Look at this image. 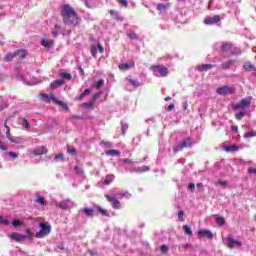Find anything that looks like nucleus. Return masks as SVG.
Returning <instances> with one entry per match:
<instances>
[{
	"mask_svg": "<svg viewBox=\"0 0 256 256\" xmlns=\"http://www.w3.org/2000/svg\"><path fill=\"white\" fill-rule=\"evenodd\" d=\"M33 155H45L47 153V148L45 146L37 147L36 149L32 150Z\"/></svg>",
	"mask_w": 256,
	"mask_h": 256,
	"instance_id": "4be33fe9",
	"label": "nucleus"
},
{
	"mask_svg": "<svg viewBox=\"0 0 256 256\" xmlns=\"http://www.w3.org/2000/svg\"><path fill=\"white\" fill-rule=\"evenodd\" d=\"M106 155H110V157H117L118 155H121V152L118 150H107Z\"/></svg>",
	"mask_w": 256,
	"mask_h": 256,
	"instance_id": "72a5a7b5",
	"label": "nucleus"
},
{
	"mask_svg": "<svg viewBox=\"0 0 256 256\" xmlns=\"http://www.w3.org/2000/svg\"><path fill=\"white\" fill-rule=\"evenodd\" d=\"M9 141L11 143H15L16 145H19V143H21V141L19 140V138H9Z\"/></svg>",
	"mask_w": 256,
	"mask_h": 256,
	"instance_id": "bf43d9fd",
	"label": "nucleus"
},
{
	"mask_svg": "<svg viewBox=\"0 0 256 256\" xmlns=\"http://www.w3.org/2000/svg\"><path fill=\"white\" fill-rule=\"evenodd\" d=\"M5 155H8L11 159H17L19 157V153L13 151L5 152Z\"/></svg>",
	"mask_w": 256,
	"mask_h": 256,
	"instance_id": "79ce46f5",
	"label": "nucleus"
},
{
	"mask_svg": "<svg viewBox=\"0 0 256 256\" xmlns=\"http://www.w3.org/2000/svg\"><path fill=\"white\" fill-rule=\"evenodd\" d=\"M74 171H75L76 175H80L81 177H83V167L75 166Z\"/></svg>",
	"mask_w": 256,
	"mask_h": 256,
	"instance_id": "c03bdc74",
	"label": "nucleus"
},
{
	"mask_svg": "<svg viewBox=\"0 0 256 256\" xmlns=\"http://www.w3.org/2000/svg\"><path fill=\"white\" fill-rule=\"evenodd\" d=\"M61 15L63 17V23L66 25H77V23H79L77 12L67 4L63 6Z\"/></svg>",
	"mask_w": 256,
	"mask_h": 256,
	"instance_id": "f03ea898",
	"label": "nucleus"
},
{
	"mask_svg": "<svg viewBox=\"0 0 256 256\" xmlns=\"http://www.w3.org/2000/svg\"><path fill=\"white\" fill-rule=\"evenodd\" d=\"M12 225H13V227H21V225H23V223L21 222V220L14 219V220H12Z\"/></svg>",
	"mask_w": 256,
	"mask_h": 256,
	"instance_id": "864d4df0",
	"label": "nucleus"
},
{
	"mask_svg": "<svg viewBox=\"0 0 256 256\" xmlns=\"http://www.w3.org/2000/svg\"><path fill=\"white\" fill-rule=\"evenodd\" d=\"M150 170H151V167H149V166L138 167L136 169V171L138 173H145V172L150 171Z\"/></svg>",
	"mask_w": 256,
	"mask_h": 256,
	"instance_id": "a19ab883",
	"label": "nucleus"
},
{
	"mask_svg": "<svg viewBox=\"0 0 256 256\" xmlns=\"http://www.w3.org/2000/svg\"><path fill=\"white\" fill-rule=\"evenodd\" d=\"M93 105H95V102H93L92 100H90L89 102H84L82 104V107H85L86 109H91V107H93Z\"/></svg>",
	"mask_w": 256,
	"mask_h": 256,
	"instance_id": "a18cd8bd",
	"label": "nucleus"
},
{
	"mask_svg": "<svg viewBox=\"0 0 256 256\" xmlns=\"http://www.w3.org/2000/svg\"><path fill=\"white\" fill-rule=\"evenodd\" d=\"M198 235H200V237H206L207 239H213V232L211 230H199Z\"/></svg>",
	"mask_w": 256,
	"mask_h": 256,
	"instance_id": "412c9836",
	"label": "nucleus"
},
{
	"mask_svg": "<svg viewBox=\"0 0 256 256\" xmlns=\"http://www.w3.org/2000/svg\"><path fill=\"white\" fill-rule=\"evenodd\" d=\"M42 97L44 99H49V101H53L56 103V105H59L60 107H63V109H69V106H67V103H64L63 101L59 100L57 97H55V94H42Z\"/></svg>",
	"mask_w": 256,
	"mask_h": 256,
	"instance_id": "0eeeda50",
	"label": "nucleus"
},
{
	"mask_svg": "<svg viewBox=\"0 0 256 256\" xmlns=\"http://www.w3.org/2000/svg\"><path fill=\"white\" fill-rule=\"evenodd\" d=\"M170 6L171 4L169 2L158 3L156 4V9L159 11V13H165Z\"/></svg>",
	"mask_w": 256,
	"mask_h": 256,
	"instance_id": "2eb2a0df",
	"label": "nucleus"
},
{
	"mask_svg": "<svg viewBox=\"0 0 256 256\" xmlns=\"http://www.w3.org/2000/svg\"><path fill=\"white\" fill-rule=\"evenodd\" d=\"M226 242H227V247H229V249H235V248L241 247L243 245V243H241V241L233 239V237L231 235L226 237Z\"/></svg>",
	"mask_w": 256,
	"mask_h": 256,
	"instance_id": "1a4fd4ad",
	"label": "nucleus"
},
{
	"mask_svg": "<svg viewBox=\"0 0 256 256\" xmlns=\"http://www.w3.org/2000/svg\"><path fill=\"white\" fill-rule=\"evenodd\" d=\"M224 151H226V153H233L235 151H239V146L238 145H227L224 146Z\"/></svg>",
	"mask_w": 256,
	"mask_h": 256,
	"instance_id": "b1692460",
	"label": "nucleus"
},
{
	"mask_svg": "<svg viewBox=\"0 0 256 256\" xmlns=\"http://www.w3.org/2000/svg\"><path fill=\"white\" fill-rule=\"evenodd\" d=\"M115 181V175L113 174H108L105 179H104V185H111Z\"/></svg>",
	"mask_w": 256,
	"mask_h": 256,
	"instance_id": "cd10ccee",
	"label": "nucleus"
},
{
	"mask_svg": "<svg viewBox=\"0 0 256 256\" xmlns=\"http://www.w3.org/2000/svg\"><path fill=\"white\" fill-rule=\"evenodd\" d=\"M101 93L102 92H97V93L93 94L91 101H93V103H95L97 101V99H99V97H101Z\"/></svg>",
	"mask_w": 256,
	"mask_h": 256,
	"instance_id": "5fc2aeb1",
	"label": "nucleus"
},
{
	"mask_svg": "<svg viewBox=\"0 0 256 256\" xmlns=\"http://www.w3.org/2000/svg\"><path fill=\"white\" fill-rule=\"evenodd\" d=\"M10 239H12V241H16L17 243H21V241H25V234H19L17 232H13L10 235Z\"/></svg>",
	"mask_w": 256,
	"mask_h": 256,
	"instance_id": "4468645a",
	"label": "nucleus"
},
{
	"mask_svg": "<svg viewBox=\"0 0 256 256\" xmlns=\"http://www.w3.org/2000/svg\"><path fill=\"white\" fill-rule=\"evenodd\" d=\"M18 123L19 125H22L25 131H29V129H31V124L29 123V120H27L26 118H20Z\"/></svg>",
	"mask_w": 256,
	"mask_h": 256,
	"instance_id": "aec40b11",
	"label": "nucleus"
},
{
	"mask_svg": "<svg viewBox=\"0 0 256 256\" xmlns=\"http://www.w3.org/2000/svg\"><path fill=\"white\" fill-rule=\"evenodd\" d=\"M15 57H16L15 52L14 53L10 52L5 56L4 61H6V63H9V62L13 61V59H15Z\"/></svg>",
	"mask_w": 256,
	"mask_h": 256,
	"instance_id": "c9c22d12",
	"label": "nucleus"
},
{
	"mask_svg": "<svg viewBox=\"0 0 256 256\" xmlns=\"http://www.w3.org/2000/svg\"><path fill=\"white\" fill-rule=\"evenodd\" d=\"M248 173H249V175H256V168L254 169L252 167H249L248 168Z\"/></svg>",
	"mask_w": 256,
	"mask_h": 256,
	"instance_id": "0e129e2a",
	"label": "nucleus"
},
{
	"mask_svg": "<svg viewBox=\"0 0 256 256\" xmlns=\"http://www.w3.org/2000/svg\"><path fill=\"white\" fill-rule=\"evenodd\" d=\"M117 199H131V193L122 191L116 194Z\"/></svg>",
	"mask_w": 256,
	"mask_h": 256,
	"instance_id": "5701e85b",
	"label": "nucleus"
},
{
	"mask_svg": "<svg viewBox=\"0 0 256 256\" xmlns=\"http://www.w3.org/2000/svg\"><path fill=\"white\" fill-rule=\"evenodd\" d=\"M188 189H189V191H191L193 193V191H195V183H189Z\"/></svg>",
	"mask_w": 256,
	"mask_h": 256,
	"instance_id": "69168bd1",
	"label": "nucleus"
},
{
	"mask_svg": "<svg viewBox=\"0 0 256 256\" xmlns=\"http://www.w3.org/2000/svg\"><path fill=\"white\" fill-rule=\"evenodd\" d=\"M241 53H243V50H241V48H234L232 51H231V55H241Z\"/></svg>",
	"mask_w": 256,
	"mask_h": 256,
	"instance_id": "3c124183",
	"label": "nucleus"
},
{
	"mask_svg": "<svg viewBox=\"0 0 256 256\" xmlns=\"http://www.w3.org/2000/svg\"><path fill=\"white\" fill-rule=\"evenodd\" d=\"M118 68L120 69V71H127L131 69V65H129L128 63H122L119 64Z\"/></svg>",
	"mask_w": 256,
	"mask_h": 256,
	"instance_id": "58836bf2",
	"label": "nucleus"
},
{
	"mask_svg": "<svg viewBox=\"0 0 256 256\" xmlns=\"http://www.w3.org/2000/svg\"><path fill=\"white\" fill-rule=\"evenodd\" d=\"M68 153H70V155H77V150L75 148H71L68 149Z\"/></svg>",
	"mask_w": 256,
	"mask_h": 256,
	"instance_id": "338daca9",
	"label": "nucleus"
},
{
	"mask_svg": "<svg viewBox=\"0 0 256 256\" xmlns=\"http://www.w3.org/2000/svg\"><path fill=\"white\" fill-rule=\"evenodd\" d=\"M189 247H191V244L186 243V244H181L179 246V249H182L183 251H187V249H189Z\"/></svg>",
	"mask_w": 256,
	"mask_h": 256,
	"instance_id": "4d7b16f0",
	"label": "nucleus"
},
{
	"mask_svg": "<svg viewBox=\"0 0 256 256\" xmlns=\"http://www.w3.org/2000/svg\"><path fill=\"white\" fill-rule=\"evenodd\" d=\"M235 63H237V61H235V60L225 61L221 64V69H223V71H227V69H231V67H233V65H235Z\"/></svg>",
	"mask_w": 256,
	"mask_h": 256,
	"instance_id": "f3484780",
	"label": "nucleus"
},
{
	"mask_svg": "<svg viewBox=\"0 0 256 256\" xmlns=\"http://www.w3.org/2000/svg\"><path fill=\"white\" fill-rule=\"evenodd\" d=\"M91 54H92V57H95V55H97V48L96 47L91 48Z\"/></svg>",
	"mask_w": 256,
	"mask_h": 256,
	"instance_id": "774afa93",
	"label": "nucleus"
},
{
	"mask_svg": "<svg viewBox=\"0 0 256 256\" xmlns=\"http://www.w3.org/2000/svg\"><path fill=\"white\" fill-rule=\"evenodd\" d=\"M126 36L128 39H131L132 41H139V35H137L135 32L131 30L126 31Z\"/></svg>",
	"mask_w": 256,
	"mask_h": 256,
	"instance_id": "393cba45",
	"label": "nucleus"
},
{
	"mask_svg": "<svg viewBox=\"0 0 256 256\" xmlns=\"http://www.w3.org/2000/svg\"><path fill=\"white\" fill-rule=\"evenodd\" d=\"M213 67H215V64H200L196 66V69L200 72V73H205L211 69H213Z\"/></svg>",
	"mask_w": 256,
	"mask_h": 256,
	"instance_id": "ddd939ff",
	"label": "nucleus"
},
{
	"mask_svg": "<svg viewBox=\"0 0 256 256\" xmlns=\"http://www.w3.org/2000/svg\"><path fill=\"white\" fill-rule=\"evenodd\" d=\"M59 33H61V26L59 24H56L54 30L52 31V35L53 37H58Z\"/></svg>",
	"mask_w": 256,
	"mask_h": 256,
	"instance_id": "2f4dec72",
	"label": "nucleus"
},
{
	"mask_svg": "<svg viewBox=\"0 0 256 256\" xmlns=\"http://www.w3.org/2000/svg\"><path fill=\"white\" fill-rule=\"evenodd\" d=\"M63 85H65V80L57 79V80H54L53 82H51L50 89H57Z\"/></svg>",
	"mask_w": 256,
	"mask_h": 256,
	"instance_id": "6ab92c4d",
	"label": "nucleus"
},
{
	"mask_svg": "<svg viewBox=\"0 0 256 256\" xmlns=\"http://www.w3.org/2000/svg\"><path fill=\"white\" fill-rule=\"evenodd\" d=\"M195 145V141L190 137L183 139L179 144L173 147L174 153H179V151H183V149H189Z\"/></svg>",
	"mask_w": 256,
	"mask_h": 256,
	"instance_id": "7ed1b4c3",
	"label": "nucleus"
},
{
	"mask_svg": "<svg viewBox=\"0 0 256 256\" xmlns=\"http://www.w3.org/2000/svg\"><path fill=\"white\" fill-rule=\"evenodd\" d=\"M126 79L130 83V85H132V87H134L135 89H137V87H141V83H139V81L132 78H126Z\"/></svg>",
	"mask_w": 256,
	"mask_h": 256,
	"instance_id": "c85d7f7f",
	"label": "nucleus"
},
{
	"mask_svg": "<svg viewBox=\"0 0 256 256\" xmlns=\"http://www.w3.org/2000/svg\"><path fill=\"white\" fill-rule=\"evenodd\" d=\"M122 125V135H125L127 133V130L129 129V124L121 122Z\"/></svg>",
	"mask_w": 256,
	"mask_h": 256,
	"instance_id": "de8ad7c7",
	"label": "nucleus"
},
{
	"mask_svg": "<svg viewBox=\"0 0 256 256\" xmlns=\"http://www.w3.org/2000/svg\"><path fill=\"white\" fill-rule=\"evenodd\" d=\"M60 77H62V79H66V81H71V79H73V75L69 72H61Z\"/></svg>",
	"mask_w": 256,
	"mask_h": 256,
	"instance_id": "c756f323",
	"label": "nucleus"
},
{
	"mask_svg": "<svg viewBox=\"0 0 256 256\" xmlns=\"http://www.w3.org/2000/svg\"><path fill=\"white\" fill-rule=\"evenodd\" d=\"M217 95H222L223 97H227V95H235V86L231 85H223L217 88Z\"/></svg>",
	"mask_w": 256,
	"mask_h": 256,
	"instance_id": "423d86ee",
	"label": "nucleus"
},
{
	"mask_svg": "<svg viewBox=\"0 0 256 256\" xmlns=\"http://www.w3.org/2000/svg\"><path fill=\"white\" fill-rule=\"evenodd\" d=\"M183 215H185V212H183V210H179L178 212L179 221H185V219L183 218Z\"/></svg>",
	"mask_w": 256,
	"mask_h": 256,
	"instance_id": "13d9d810",
	"label": "nucleus"
},
{
	"mask_svg": "<svg viewBox=\"0 0 256 256\" xmlns=\"http://www.w3.org/2000/svg\"><path fill=\"white\" fill-rule=\"evenodd\" d=\"M39 227H40V231L36 232L35 234V237L37 239H43L45 235H49V233H51V225H49V223L41 222L39 224Z\"/></svg>",
	"mask_w": 256,
	"mask_h": 256,
	"instance_id": "39448f33",
	"label": "nucleus"
},
{
	"mask_svg": "<svg viewBox=\"0 0 256 256\" xmlns=\"http://www.w3.org/2000/svg\"><path fill=\"white\" fill-rule=\"evenodd\" d=\"M14 54L16 57H19L20 59H25V57H27V50L19 49L14 51Z\"/></svg>",
	"mask_w": 256,
	"mask_h": 256,
	"instance_id": "a878e982",
	"label": "nucleus"
},
{
	"mask_svg": "<svg viewBox=\"0 0 256 256\" xmlns=\"http://www.w3.org/2000/svg\"><path fill=\"white\" fill-rule=\"evenodd\" d=\"M232 44L229 42L221 43L217 42L214 44V49H220L221 53H227V51H231Z\"/></svg>",
	"mask_w": 256,
	"mask_h": 256,
	"instance_id": "9d476101",
	"label": "nucleus"
},
{
	"mask_svg": "<svg viewBox=\"0 0 256 256\" xmlns=\"http://www.w3.org/2000/svg\"><path fill=\"white\" fill-rule=\"evenodd\" d=\"M221 21V16L214 15V16H208L204 19L205 25H217Z\"/></svg>",
	"mask_w": 256,
	"mask_h": 256,
	"instance_id": "9b49d317",
	"label": "nucleus"
},
{
	"mask_svg": "<svg viewBox=\"0 0 256 256\" xmlns=\"http://www.w3.org/2000/svg\"><path fill=\"white\" fill-rule=\"evenodd\" d=\"M8 105L7 102H0V111H3V109H7Z\"/></svg>",
	"mask_w": 256,
	"mask_h": 256,
	"instance_id": "680f3d73",
	"label": "nucleus"
},
{
	"mask_svg": "<svg viewBox=\"0 0 256 256\" xmlns=\"http://www.w3.org/2000/svg\"><path fill=\"white\" fill-rule=\"evenodd\" d=\"M161 253H167V251H169V247H167V245L163 244L160 248Z\"/></svg>",
	"mask_w": 256,
	"mask_h": 256,
	"instance_id": "e2e57ef3",
	"label": "nucleus"
},
{
	"mask_svg": "<svg viewBox=\"0 0 256 256\" xmlns=\"http://www.w3.org/2000/svg\"><path fill=\"white\" fill-rule=\"evenodd\" d=\"M97 213H100L103 217H109V212L100 206L97 207Z\"/></svg>",
	"mask_w": 256,
	"mask_h": 256,
	"instance_id": "e433bc0d",
	"label": "nucleus"
},
{
	"mask_svg": "<svg viewBox=\"0 0 256 256\" xmlns=\"http://www.w3.org/2000/svg\"><path fill=\"white\" fill-rule=\"evenodd\" d=\"M103 85H105L104 79H99L98 81L94 82V87L97 89H100V87H103Z\"/></svg>",
	"mask_w": 256,
	"mask_h": 256,
	"instance_id": "ea45409f",
	"label": "nucleus"
},
{
	"mask_svg": "<svg viewBox=\"0 0 256 256\" xmlns=\"http://www.w3.org/2000/svg\"><path fill=\"white\" fill-rule=\"evenodd\" d=\"M252 97L243 98L240 102L232 104L233 111H239L235 114V119L241 121L247 115V108L251 107Z\"/></svg>",
	"mask_w": 256,
	"mask_h": 256,
	"instance_id": "f257e3e1",
	"label": "nucleus"
},
{
	"mask_svg": "<svg viewBox=\"0 0 256 256\" xmlns=\"http://www.w3.org/2000/svg\"><path fill=\"white\" fill-rule=\"evenodd\" d=\"M54 161H65V156L63 155V153H60L54 157Z\"/></svg>",
	"mask_w": 256,
	"mask_h": 256,
	"instance_id": "603ef678",
	"label": "nucleus"
},
{
	"mask_svg": "<svg viewBox=\"0 0 256 256\" xmlns=\"http://www.w3.org/2000/svg\"><path fill=\"white\" fill-rule=\"evenodd\" d=\"M216 223H217V225H220V226L225 225V223H226L225 218H223V217H217V218H216Z\"/></svg>",
	"mask_w": 256,
	"mask_h": 256,
	"instance_id": "8fccbe9b",
	"label": "nucleus"
},
{
	"mask_svg": "<svg viewBox=\"0 0 256 256\" xmlns=\"http://www.w3.org/2000/svg\"><path fill=\"white\" fill-rule=\"evenodd\" d=\"M183 229H184V233L186 235H189L190 237H193V230L191 229V226L189 225H184L183 226Z\"/></svg>",
	"mask_w": 256,
	"mask_h": 256,
	"instance_id": "473e14b6",
	"label": "nucleus"
},
{
	"mask_svg": "<svg viewBox=\"0 0 256 256\" xmlns=\"http://www.w3.org/2000/svg\"><path fill=\"white\" fill-rule=\"evenodd\" d=\"M120 163H122V165H133V160L128 159V158H126V159H121V160H120Z\"/></svg>",
	"mask_w": 256,
	"mask_h": 256,
	"instance_id": "09e8293b",
	"label": "nucleus"
},
{
	"mask_svg": "<svg viewBox=\"0 0 256 256\" xmlns=\"http://www.w3.org/2000/svg\"><path fill=\"white\" fill-rule=\"evenodd\" d=\"M0 225H5L6 227L11 225V222L5 218H3V216H0Z\"/></svg>",
	"mask_w": 256,
	"mask_h": 256,
	"instance_id": "49530a36",
	"label": "nucleus"
},
{
	"mask_svg": "<svg viewBox=\"0 0 256 256\" xmlns=\"http://www.w3.org/2000/svg\"><path fill=\"white\" fill-rule=\"evenodd\" d=\"M25 239H29L30 241L33 240V237H35V233L31 232L30 229L26 230V234H24Z\"/></svg>",
	"mask_w": 256,
	"mask_h": 256,
	"instance_id": "4c0bfd02",
	"label": "nucleus"
},
{
	"mask_svg": "<svg viewBox=\"0 0 256 256\" xmlns=\"http://www.w3.org/2000/svg\"><path fill=\"white\" fill-rule=\"evenodd\" d=\"M150 69L155 77H167L169 75V69L163 65H154Z\"/></svg>",
	"mask_w": 256,
	"mask_h": 256,
	"instance_id": "20e7f679",
	"label": "nucleus"
},
{
	"mask_svg": "<svg viewBox=\"0 0 256 256\" xmlns=\"http://www.w3.org/2000/svg\"><path fill=\"white\" fill-rule=\"evenodd\" d=\"M91 91V88L85 89L80 95L76 97V99H78V101H82V99H85L87 95H91Z\"/></svg>",
	"mask_w": 256,
	"mask_h": 256,
	"instance_id": "bb28decb",
	"label": "nucleus"
},
{
	"mask_svg": "<svg viewBox=\"0 0 256 256\" xmlns=\"http://www.w3.org/2000/svg\"><path fill=\"white\" fill-rule=\"evenodd\" d=\"M40 45H42V47H45L46 49H51V47L55 45V41L43 38L40 42Z\"/></svg>",
	"mask_w": 256,
	"mask_h": 256,
	"instance_id": "a211bd4d",
	"label": "nucleus"
},
{
	"mask_svg": "<svg viewBox=\"0 0 256 256\" xmlns=\"http://www.w3.org/2000/svg\"><path fill=\"white\" fill-rule=\"evenodd\" d=\"M5 127H6V129H7V131H6V138H7L8 141H9V139L12 138V136H11V128H9V126H7V124H5Z\"/></svg>",
	"mask_w": 256,
	"mask_h": 256,
	"instance_id": "6e6d98bb",
	"label": "nucleus"
},
{
	"mask_svg": "<svg viewBox=\"0 0 256 256\" xmlns=\"http://www.w3.org/2000/svg\"><path fill=\"white\" fill-rule=\"evenodd\" d=\"M243 67L246 71H256L255 65L251 64V62H247Z\"/></svg>",
	"mask_w": 256,
	"mask_h": 256,
	"instance_id": "f704fd0d",
	"label": "nucleus"
},
{
	"mask_svg": "<svg viewBox=\"0 0 256 256\" xmlns=\"http://www.w3.org/2000/svg\"><path fill=\"white\" fill-rule=\"evenodd\" d=\"M81 213H83L84 215H86V217H94L96 215L97 212H95V209L93 208H81L79 210V214L81 215Z\"/></svg>",
	"mask_w": 256,
	"mask_h": 256,
	"instance_id": "f8f14e48",
	"label": "nucleus"
},
{
	"mask_svg": "<svg viewBox=\"0 0 256 256\" xmlns=\"http://www.w3.org/2000/svg\"><path fill=\"white\" fill-rule=\"evenodd\" d=\"M36 203H38L39 205H45V198L43 196H36Z\"/></svg>",
	"mask_w": 256,
	"mask_h": 256,
	"instance_id": "37998d69",
	"label": "nucleus"
},
{
	"mask_svg": "<svg viewBox=\"0 0 256 256\" xmlns=\"http://www.w3.org/2000/svg\"><path fill=\"white\" fill-rule=\"evenodd\" d=\"M118 3H120L122 7H127L129 5V1L127 0H118Z\"/></svg>",
	"mask_w": 256,
	"mask_h": 256,
	"instance_id": "052dcab7",
	"label": "nucleus"
},
{
	"mask_svg": "<svg viewBox=\"0 0 256 256\" xmlns=\"http://www.w3.org/2000/svg\"><path fill=\"white\" fill-rule=\"evenodd\" d=\"M59 207L63 211H67V209H70V207H73V201L69 199L63 200L62 202H60Z\"/></svg>",
	"mask_w": 256,
	"mask_h": 256,
	"instance_id": "dca6fc26",
	"label": "nucleus"
},
{
	"mask_svg": "<svg viewBox=\"0 0 256 256\" xmlns=\"http://www.w3.org/2000/svg\"><path fill=\"white\" fill-rule=\"evenodd\" d=\"M253 137H256V130H251L244 134V139H251Z\"/></svg>",
	"mask_w": 256,
	"mask_h": 256,
	"instance_id": "7c9ffc66",
	"label": "nucleus"
},
{
	"mask_svg": "<svg viewBox=\"0 0 256 256\" xmlns=\"http://www.w3.org/2000/svg\"><path fill=\"white\" fill-rule=\"evenodd\" d=\"M105 197L107 201L111 203L113 209H121V202H119V199H117V195L106 194Z\"/></svg>",
	"mask_w": 256,
	"mask_h": 256,
	"instance_id": "6e6552de",
	"label": "nucleus"
}]
</instances>
